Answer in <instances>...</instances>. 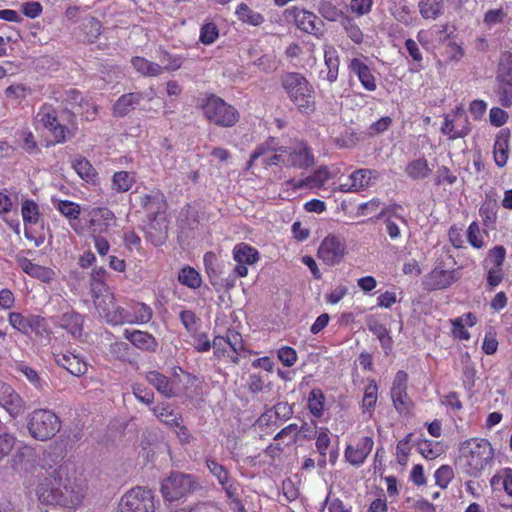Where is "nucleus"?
Here are the masks:
<instances>
[{"label":"nucleus","mask_w":512,"mask_h":512,"mask_svg":"<svg viewBox=\"0 0 512 512\" xmlns=\"http://www.w3.org/2000/svg\"><path fill=\"white\" fill-rule=\"evenodd\" d=\"M38 465L44 479L36 487V496L42 504L59 505L68 509H77L83 502L84 489L71 474L74 465L51 452H43Z\"/></svg>","instance_id":"obj_1"},{"label":"nucleus","mask_w":512,"mask_h":512,"mask_svg":"<svg viewBox=\"0 0 512 512\" xmlns=\"http://www.w3.org/2000/svg\"><path fill=\"white\" fill-rule=\"evenodd\" d=\"M268 152L267 143L257 146L250 156L248 166L251 167L260 157H264L265 167L279 166L287 169L308 170L316 163L313 148L303 138H291L287 144L274 148L271 154Z\"/></svg>","instance_id":"obj_2"},{"label":"nucleus","mask_w":512,"mask_h":512,"mask_svg":"<svg viewBox=\"0 0 512 512\" xmlns=\"http://www.w3.org/2000/svg\"><path fill=\"white\" fill-rule=\"evenodd\" d=\"M279 83L289 101L302 115H312L317 110L315 89L300 72H284Z\"/></svg>","instance_id":"obj_3"},{"label":"nucleus","mask_w":512,"mask_h":512,"mask_svg":"<svg viewBox=\"0 0 512 512\" xmlns=\"http://www.w3.org/2000/svg\"><path fill=\"white\" fill-rule=\"evenodd\" d=\"M494 462V449L485 438H470L459 447V463L470 477H480Z\"/></svg>","instance_id":"obj_4"},{"label":"nucleus","mask_w":512,"mask_h":512,"mask_svg":"<svg viewBox=\"0 0 512 512\" xmlns=\"http://www.w3.org/2000/svg\"><path fill=\"white\" fill-rule=\"evenodd\" d=\"M146 380L158 393L166 398H173L188 395V389L196 383L197 378L181 367H173L171 377L153 370L147 372Z\"/></svg>","instance_id":"obj_5"},{"label":"nucleus","mask_w":512,"mask_h":512,"mask_svg":"<svg viewBox=\"0 0 512 512\" xmlns=\"http://www.w3.org/2000/svg\"><path fill=\"white\" fill-rule=\"evenodd\" d=\"M200 108L206 120L219 127L230 128L240 120L239 111L213 93L208 94L202 100Z\"/></svg>","instance_id":"obj_6"},{"label":"nucleus","mask_w":512,"mask_h":512,"mask_svg":"<svg viewBox=\"0 0 512 512\" xmlns=\"http://www.w3.org/2000/svg\"><path fill=\"white\" fill-rule=\"evenodd\" d=\"M60 417L50 409H35L27 418V429L31 437L39 441L52 439L60 430Z\"/></svg>","instance_id":"obj_7"},{"label":"nucleus","mask_w":512,"mask_h":512,"mask_svg":"<svg viewBox=\"0 0 512 512\" xmlns=\"http://www.w3.org/2000/svg\"><path fill=\"white\" fill-rule=\"evenodd\" d=\"M156 501L151 489L136 486L124 493L117 512H155Z\"/></svg>","instance_id":"obj_8"},{"label":"nucleus","mask_w":512,"mask_h":512,"mask_svg":"<svg viewBox=\"0 0 512 512\" xmlns=\"http://www.w3.org/2000/svg\"><path fill=\"white\" fill-rule=\"evenodd\" d=\"M212 347L217 359H229L231 363L238 364L240 353L244 351V340L238 331L228 329L225 336L214 337Z\"/></svg>","instance_id":"obj_9"},{"label":"nucleus","mask_w":512,"mask_h":512,"mask_svg":"<svg viewBox=\"0 0 512 512\" xmlns=\"http://www.w3.org/2000/svg\"><path fill=\"white\" fill-rule=\"evenodd\" d=\"M197 482L191 475L179 472L171 473L161 484V493L165 500L176 501L193 491Z\"/></svg>","instance_id":"obj_10"},{"label":"nucleus","mask_w":512,"mask_h":512,"mask_svg":"<svg viewBox=\"0 0 512 512\" xmlns=\"http://www.w3.org/2000/svg\"><path fill=\"white\" fill-rule=\"evenodd\" d=\"M36 120L49 131L54 139V144L66 142L70 130L59 122L57 110L53 105L44 103L37 112Z\"/></svg>","instance_id":"obj_11"},{"label":"nucleus","mask_w":512,"mask_h":512,"mask_svg":"<svg viewBox=\"0 0 512 512\" xmlns=\"http://www.w3.org/2000/svg\"><path fill=\"white\" fill-rule=\"evenodd\" d=\"M347 252L345 240L330 233L321 241L317 256L325 265L335 266L344 259Z\"/></svg>","instance_id":"obj_12"},{"label":"nucleus","mask_w":512,"mask_h":512,"mask_svg":"<svg viewBox=\"0 0 512 512\" xmlns=\"http://www.w3.org/2000/svg\"><path fill=\"white\" fill-rule=\"evenodd\" d=\"M232 255L236 265L232 271V281L228 284L231 287L234 285L236 278H243L248 275V266L257 263L260 259L259 251L245 242L236 244Z\"/></svg>","instance_id":"obj_13"},{"label":"nucleus","mask_w":512,"mask_h":512,"mask_svg":"<svg viewBox=\"0 0 512 512\" xmlns=\"http://www.w3.org/2000/svg\"><path fill=\"white\" fill-rule=\"evenodd\" d=\"M408 374L399 370L393 379L390 391L393 407L399 414H408L413 408V401L407 393Z\"/></svg>","instance_id":"obj_14"},{"label":"nucleus","mask_w":512,"mask_h":512,"mask_svg":"<svg viewBox=\"0 0 512 512\" xmlns=\"http://www.w3.org/2000/svg\"><path fill=\"white\" fill-rule=\"evenodd\" d=\"M283 16L287 22L294 23L303 32L316 35L320 31L317 26L318 17L311 11L293 6L286 9Z\"/></svg>","instance_id":"obj_15"},{"label":"nucleus","mask_w":512,"mask_h":512,"mask_svg":"<svg viewBox=\"0 0 512 512\" xmlns=\"http://www.w3.org/2000/svg\"><path fill=\"white\" fill-rule=\"evenodd\" d=\"M0 406L14 419L25 411V401L8 383L0 380Z\"/></svg>","instance_id":"obj_16"},{"label":"nucleus","mask_w":512,"mask_h":512,"mask_svg":"<svg viewBox=\"0 0 512 512\" xmlns=\"http://www.w3.org/2000/svg\"><path fill=\"white\" fill-rule=\"evenodd\" d=\"M116 222V216L107 207H95L86 215V224L92 234L106 233Z\"/></svg>","instance_id":"obj_17"},{"label":"nucleus","mask_w":512,"mask_h":512,"mask_svg":"<svg viewBox=\"0 0 512 512\" xmlns=\"http://www.w3.org/2000/svg\"><path fill=\"white\" fill-rule=\"evenodd\" d=\"M53 358L58 366L74 376L80 377L86 374L88 370V364L84 358L71 351L53 352Z\"/></svg>","instance_id":"obj_18"},{"label":"nucleus","mask_w":512,"mask_h":512,"mask_svg":"<svg viewBox=\"0 0 512 512\" xmlns=\"http://www.w3.org/2000/svg\"><path fill=\"white\" fill-rule=\"evenodd\" d=\"M205 464L209 472L218 480L226 496H233L234 490H239V483L230 476L228 469L224 465L218 463L210 456L205 458Z\"/></svg>","instance_id":"obj_19"},{"label":"nucleus","mask_w":512,"mask_h":512,"mask_svg":"<svg viewBox=\"0 0 512 512\" xmlns=\"http://www.w3.org/2000/svg\"><path fill=\"white\" fill-rule=\"evenodd\" d=\"M374 440L371 436L360 438L355 444H348L345 448L344 457L347 462L354 466L362 465L371 453Z\"/></svg>","instance_id":"obj_20"},{"label":"nucleus","mask_w":512,"mask_h":512,"mask_svg":"<svg viewBox=\"0 0 512 512\" xmlns=\"http://www.w3.org/2000/svg\"><path fill=\"white\" fill-rule=\"evenodd\" d=\"M138 203L150 221L156 220L157 216L164 213L167 207L165 196L160 190H155L151 194H141Z\"/></svg>","instance_id":"obj_21"},{"label":"nucleus","mask_w":512,"mask_h":512,"mask_svg":"<svg viewBox=\"0 0 512 512\" xmlns=\"http://www.w3.org/2000/svg\"><path fill=\"white\" fill-rule=\"evenodd\" d=\"M348 70L357 76L361 86L368 92L377 89V79L373 69L360 58H352L348 63Z\"/></svg>","instance_id":"obj_22"},{"label":"nucleus","mask_w":512,"mask_h":512,"mask_svg":"<svg viewBox=\"0 0 512 512\" xmlns=\"http://www.w3.org/2000/svg\"><path fill=\"white\" fill-rule=\"evenodd\" d=\"M455 270L434 268L423 280L424 289L427 291L442 290L456 282Z\"/></svg>","instance_id":"obj_23"},{"label":"nucleus","mask_w":512,"mask_h":512,"mask_svg":"<svg viewBox=\"0 0 512 512\" xmlns=\"http://www.w3.org/2000/svg\"><path fill=\"white\" fill-rule=\"evenodd\" d=\"M379 177L378 171L374 169L361 168L355 170L349 176V183L341 184L342 192H358L370 186L371 180Z\"/></svg>","instance_id":"obj_24"},{"label":"nucleus","mask_w":512,"mask_h":512,"mask_svg":"<svg viewBox=\"0 0 512 512\" xmlns=\"http://www.w3.org/2000/svg\"><path fill=\"white\" fill-rule=\"evenodd\" d=\"M15 260L21 270L32 278H36L44 283H51L55 279L56 274L54 270L49 267L33 263L20 254L16 255Z\"/></svg>","instance_id":"obj_25"},{"label":"nucleus","mask_w":512,"mask_h":512,"mask_svg":"<svg viewBox=\"0 0 512 512\" xmlns=\"http://www.w3.org/2000/svg\"><path fill=\"white\" fill-rule=\"evenodd\" d=\"M93 304L98 315L109 325L116 321L118 316L115 311L118 307L116 297L113 292H106L102 296L93 298Z\"/></svg>","instance_id":"obj_26"},{"label":"nucleus","mask_w":512,"mask_h":512,"mask_svg":"<svg viewBox=\"0 0 512 512\" xmlns=\"http://www.w3.org/2000/svg\"><path fill=\"white\" fill-rule=\"evenodd\" d=\"M84 316L75 310L64 312L59 317V326L73 338L81 339L84 335Z\"/></svg>","instance_id":"obj_27"},{"label":"nucleus","mask_w":512,"mask_h":512,"mask_svg":"<svg viewBox=\"0 0 512 512\" xmlns=\"http://www.w3.org/2000/svg\"><path fill=\"white\" fill-rule=\"evenodd\" d=\"M510 129L502 128L495 137L493 145V158L495 164L502 168L507 164L509 158Z\"/></svg>","instance_id":"obj_28"},{"label":"nucleus","mask_w":512,"mask_h":512,"mask_svg":"<svg viewBox=\"0 0 512 512\" xmlns=\"http://www.w3.org/2000/svg\"><path fill=\"white\" fill-rule=\"evenodd\" d=\"M471 131L468 118H462L461 121L451 118V115H444V121L441 126V132L448 136L450 140L464 138Z\"/></svg>","instance_id":"obj_29"},{"label":"nucleus","mask_w":512,"mask_h":512,"mask_svg":"<svg viewBox=\"0 0 512 512\" xmlns=\"http://www.w3.org/2000/svg\"><path fill=\"white\" fill-rule=\"evenodd\" d=\"M477 317L474 313L468 312L460 317L450 319L451 335L454 339L468 341L471 338L466 326L473 327L477 324Z\"/></svg>","instance_id":"obj_30"},{"label":"nucleus","mask_w":512,"mask_h":512,"mask_svg":"<svg viewBox=\"0 0 512 512\" xmlns=\"http://www.w3.org/2000/svg\"><path fill=\"white\" fill-rule=\"evenodd\" d=\"M331 178L330 171L327 166H320L311 175L303 180L294 181L290 180L289 183L294 189H299L304 186L311 188H322L325 183Z\"/></svg>","instance_id":"obj_31"},{"label":"nucleus","mask_w":512,"mask_h":512,"mask_svg":"<svg viewBox=\"0 0 512 512\" xmlns=\"http://www.w3.org/2000/svg\"><path fill=\"white\" fill-rule=\"evenodd\" d=\"M124 337L140 350H154L157 346L155 337L145 331L126 329L124 331Z\"/></svg>","instance_id":"obj_32"},{"label":"nucleus","mask_w":512,"mask_h":512,"mask_svg":"<svg viewBox=\"0 0 512 512\" xmlns=\"http://www.w3.org/2000/svg\"><path fill=\"white\" fill-rule=\"evenodd\" d=\"M108 272L103 267H95L92 269L89 279V289L92 299L102 296L106 292H111L106 280Z\"/></svg>","instance_id":"obj_33"},{"label":"nucleus","mask_w":512,"mask_h":512,"mask_svg":"<svg viewBox=\"0 0 512 512\" xmlns=\"http://www.w3.org/2000/svg\"><path fill=\"white\" fill-rule=\"evenodd\" d=\"M141 94L139 93H126L118 98L112 107V114L114 117H124L129 112L134 110L135 105L140 103Z\"/></svg>","instance_id":"obj_34"},{"label":"nucleus","mask_w":512,"mask_h":512,"mask_svg":"<svg viewBox=\"0 0 512 512\" xmlns=\"http://www.w3.org/2000/svg\"><path fill=\"white\" fill-rule=\"evenodd\" d=\"M128 306L131 310L130 325H142L151 321L153 317V310L149 305L143 302L131 301Z\"/></svg>","instance_id":"obj_35"},{"label":"nucleus","mask_w":512,"mask_h":512,"mask_svg":"<svg viewBox=\"0 0 512 512\" xmlns=\"http://www.w3.org/2000/svg\"><path fill=\"white\" fill-rule=\"evenodd\" d=\"M324 62L327 68L326 80L334 83L338 79L340 58L337 50L333 46H325Z\"/></svg>","instance_id":"obj_36"},{"label":"nucleus","mask_w":512,"mask_h":512,"mask_svg":"<svg viewBox=\"0 0 512 512\" xmlns=\"http://www.w3.org/2000/svg\"><path fill=\"white\" fill-rule=\"evenodd\" d=\"M444 0H420L418 9L425 20H436L444 13Z\"/></svg>","instance_id":"obj_37"},{"label":"nucleus","mask_w":512,"mask_h":512,"mask_svg":"<svg viewBox=\"0 0 512 512\" xmlns=\"http://www.w3.org/2000/svg\"><path fill=\"white\" fill-rule=\"evenodd\" d=\"M72 167L81 179L87 183L95 184L98 181V172L85 157L76 158Z\"/></svg>","instance_id":"obj_38"},{"label":"nucleus","mask_w":512,"mask_h":512,"mask_svg":"<svg viewBox=\"0 0 512 512\" xmlns=\"http://www.w3.org/2000/svg\"><path fill=\"white\" fill-rule=\"evenodd\" d=\"M131 64L138 73L146 77H156L163 72V68L160 64L141 56L132 57Z\"/></svg>","instance_id":"obj_39"},{"label":"nucleus","mask_w":512,"mask_h":512,"mask_svg":"<svg viewBox=\"0 0 512 512\" xmlns=\"http://www.w3.org/2000/svg\"><path fill=\"white\" fill-rule=\"evenodd\" d=\"M155 416L171 428L183 422L182 415L176 412L170 404L158 405L153 408Z\"/></svg>","instance_id":"obj_40"},{"label":"nucleus","mask_w":512,"mask_h":512,"mask_svg":"<svg viewBox=\"0 0 512 512\" xmlns=\"http://www.w3.org/2000/svg\"><path fill=\"white\" fill-rule=\"evenodd\" d=\"M102 29V23L97 18L92 16L85 18L81 26L83 42L90 44L96 42Z\"/></svg>","instance_id":"obj_41"},{"label":"nucleus","mask_w":512,"mask_h":512,"mask_svg":"<svg viewBox=\"0 0 512 512\" xmlns=\"http://www.w3.org/2000/svg\"><path fill=\"white\" fill-rule=\"evenodd\" d=\"M391 15L398 21L405 25H409L413 20V7L410 6L406 0H398L391 3L389 6Z\"/></svg>","instance_id":"obj_42"},{"label":"nucleus","mask_w":512,"mask_h":512,"mask_svg":"<svg viewBox=\"0 0 512 512\" xmlns=\"http://www.w3.org/2000/svg\"><path fill=\"white\" fill-rule=\"evenodd\" d=\"M405 173L409 178L413 180H419L429 176L431 169L427 159L421 157L410 161L405 167Z\"/></svg>","instance_id":"obj_43"},{"label":"nucleus","mask_w":512,"mask_h":512,"mask_svg":"<svg viewBox=\"0 0 512 512\" xmlns=\"http://www.w3.org/2000/svg\"><path fill=\"white\" fill-rule=\"evenodd\" d=\"M325 395L320 388H313L307 398V408L316 418H321L324 414Z\"/></svg>","instance_id":"obj_44"},{"label":"nucleus","mask_w":512,"mask_h":512,"mask_svg":"<svg viewBox=\"0 0 512 512\" xmlns=\"http://www.w3.org/2000/svg\"><path fill=\"white\" fill-rule=\"evenodd\" d=\"M177 279L180 284L193 290L200 288L202 285L200 273L189 265L180 269Z\"/></svg>","instance_id":"obj_45"},{"label":"nucleus","mask_w":512,"mask_h":512,"mask_svg":"<svg viewBox=\"0 0 512 512\" xmlns=\"http://www.w3.org/2000/svg\"><path fill=\"white\" fill-rule=\"evenodd\" d=\"M135 182L136 179L133 173L117 171L112 176L111 189L119 193H125L133 187Z\"/></svg>","instance_id":"obj_46"},{"label":"nucleus","mask_w":512,"mask_h":512,"mask_svg":"<svg viewBox=\"0 0 512 512\" xmlns=\"http://www.w3.org/2000/svg\"><path fill=\"white\" fill-rule=\"evenodd\" d=\"M21 215L24 226L38 224L41 217L39 205L32 199H24L21 203Z\"/></svg>","instance_id":"obj_47"},{"label":"nucleus","mask_w":512,"mask_h":512,"mask_svg":"<svg viewBox=\"0 0 512 512\" xmlns=\"http://www.w3.org/2000/svg\"><path fill=\"white\" fill-rule=\"evenodd\" d=\"M490 485L493 489L501 485L504 492L512 498V468L504 467L498 470L490 479Z\"/></svg>","instance_id":"obj_48"},{"label":"nucleus","mask_w":512,"mask_h":512,"mask_svg":"<svg viewBox=\"0 0 512 512\" xmlns=\"http://www.w3.org/2000/svg\"><path fill=\"white\" fill-rule=\"evenodd\" d=\"M498 204L495 199L486 198L479 208V215L486 227H493L497 221Z\"/></svg>","instance_id":"obj_49"},{"label":"nucleus","mask_w":512,"mask_h":512,"mask_svg":"<svg viewBox=\"0 0 512 512\" xmlns=\"http://www.w3.org/2000/svg\"><path fill=\"white\" fill-rule=\"evenodd\" d=\"M238 19L252 26H259L264 22V16L252 10L246 3H240L235 11Z\"/></svg>","instance_id":"obj_50"},{"label":"nucleus","mask_w":512,"mask_h":512,"mask_svg":"<svg viewBox=\"0 0 512 512\" xmlns=\"http://www.w3.org/2000/svg\"><path fill=\"white\" fill-rule=\"evenodd\" d=\"M15 370L23 374L35 389L42 391L46 387V382L40 377L38 372L24 362L16 363Z\"/></svg>","instance_id":"obj_51"},{"label":"nucleus","mask_w":512,"mask_h":512,"mask_svg":"<svg viewBox=\"0 0 512 512\" xmlns=\"http://www.w3.org/2000/svg\"><path fill=\"white\" fill-rule=\"evenodd\" d=\"M341 26L351 41L358 45L362 44L364 40V34L352 17L348 15L346 17H342Z\"/></svg>","instance_id":"obj_52"},{"label":"nucleus","mask_w":512,"mask_h":512,"mask_svg":"<svg viewBox=\"0 0 512 512\" xmlns=\"http://www.w3.org/2000/svg\"><path fill=\"white\" fill-rule=\"evenodd\" d=\"M159 60L162 63L163 71L173 72L181 68L184 58L178 54H172L167 50L160 49Z\"/></svg>","instance_id":"obj_53"},{"label":"nucleus","mask_w":512,"mask_h":512,"mask_svg":"<svg viewBox=\"0 0 512 512\" xmlns=\"http://www.w3.org/2000/svg\"><path fill=\"white\" fill-rule=\"evenodd\" d=\"M506 259V249L502 245L494 246L488 250L487 257L483 262L484 267L503 268Z\"/></svg>","instance_id":"obj_54"},{"label":"nucleus","mask_w":512,"mask_h":512,"mask_svg":"<svg viewBox=\"0 0 512 512\" xmlns=\"http://www.w3.org/2000/svg\"><path fill=\"white\" fill-rule=\"evenodd\" d=\"M404 209L402 205L398 203H390L389 205H386L377 216L378 219H391L395 220L396 222H400L401 224L407 225V219L404 215Z\"/></svg>","instance_id":"obj_55"},{"label":"nucleus","mask_w":512,"mask_h":512,"mask_svg":"<svg viewBox=\"0 0 512 512\" xmlns=\"http://www.w3.org/2000/svg\"><path fill=\"white\" fill-rule=\"evenodd\" d=\"M419 453L427 460H434L443 454V446L440 442L423 440L418 444Z\"/></svg>","instance_id":"obj_56"},{"label":"nucleus","mask_w":512,"mask_h":512,"mask_svg":"<svg viewBox=\"0 0 512 512\" xmlns=\"http://www.w3.org/2000/svg\"><path fill=\"white\" fill-rule=\"evenodd\" d=\"M318 11L321 16L331 22L342 21V17H346L339 8L336 7L331 1L323 0L319 3Z\"/></svg>","instance_id":"obj_57"},{"label":"nucleus","mask_w":512,"mask_h":512,"mask_svg":"<svg viewBox=\"0 0 512 512\" xmlns=\"http://www.w3.org/2000/svg\"><path fill=\"white\" fill-rule=\"evenodd\" d=\"M55 207L69 221L78 219L81 214V206L70 200H59Z\"/></svg>","instance_id":"obj_58"},{"label":"nucleus","mask_w":512,"mask_h":512,"mask_svg":"<svg viewBox=\"0 0 512 512\" xmlns=\"http://www.w3.org/2000/svg\"><path fill=\"white\" fill-rule=\"evenodd\" d=\"M378 399V386L375 380H371L365 387L362 399V408L366 411H373Z\"/></svg>","instance_id":"obj_59"},{"label":"nucleus","mask_w":512,"mask_h":512,"mask_svg":"<svg viewBox=\"0 0 512 512\" xmlns=\"http://www.w3.org/2000/svg\"><path fill=\"white\" fill-rule=\"evenodd\" d=\"M29 320L30 314L27 316L20 312H10L8 314V322L12 328L24 335L29 334Z\"/></svg>","instance_id":"obj_60"},{"label":"nucleus","mask_w":512,"mask_h":512,"mask_svg":"<svg viewBox=\"0 0 512 512\" xmlns=\"http://www.w3.org/2000/svg\"><path fill=\"white\" fill-rule=\"evenodd\" d=\"M412 433H408L403 439L399 440L396 445V459L399 465H407L408 458L411 452Z\"/></svg>","instance_id":"obj_61"},{"label":"nucleus","mask_w":512,"mask_h":512,"mask_svg":"<svg viewBox=\"0 0 512 512\" xmlns=\"http://www.w3.org/2000/svg\"><path fill=\"white\" fill-rule=\"evenodd\" d=\"M29 333L40 337L49 335L50 330L46 319L40 315L30 314Z\"/></svg>","instance_id":"obj_62"},{"label":"nucleus","mask_w":512,"mask_h":512,"mask_svg":"<svg viewBox=\"0 0 512 512\" xmlns=\"http://www.w3.org/2000/svg\"><path fill=\"white\" fill-rule=\"evenodd\" d=\"M219 37V30L215 23H204L200 29L199 41L204 45L213 44Z\"/></svg>","instance_id":"obj_63"},{"label":"nucleus","mask_w":512,"mask_h":512,"mask_svg":"<svg viewBox=\"0 0 512 512\" xmlns=\"http://www.w3.org/2000/svg\"><path fill=\"white\" fill-rule=\"evenodd\" d=\"M467 241L475 249H482L485 247V242L480 230V226L476 221H473L468 226Z\"/></svg>","instance_id":"obj_64"}]
</instances>
